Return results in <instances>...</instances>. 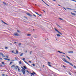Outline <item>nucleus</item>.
<instances>
[{
  "mask_svg": "<svg viewBox=\"0 0 76 76\" xmlns=\"http://www.w3.org/2000/svg\"><path fill=\"white\" fill-rule=\"evenodd\" d=\"M0 54L1 56H2V57H5V56L2 53H0Z\"/></svg>",
  "mask_w": 76,
  "mask_h": 76,
  "instance_id": "6",
  "label": "nucleus"
},
{
  "mask_svg": "<svg viewBox=\"0 0 76 76\" xmlns=\"http://www.w3.org/2000/svg\"><path fill=\"white\" fill-rule=\"evenodd\" d=\"M3 4H4L5 5H6V3L5 2H3Z\"/></svg>",
  "mask_w": 76,
  "mask_h": 76,
  "instance_id": "25",
  "label": "nucleus"
},
{
  "mask_svg": "<svg viewBox=\"0 0 76 76\" xmlns=\"http://www.w3.org/2000/svg\"><path fill=\"white\" fill-rule=\"evenodd\" d=\"M42 1H43V3H45V4H46L47 5V6H49V5H48V4H47V3H46L45 2H44V1H43V0H41Z\"/></svg>",
  "mask_w": 76,
  "mask_h": 76,
  "instance_id": "8",
  "label": "nucleus"
},
{
  "mask_svg": "<svg viewBox=\"0 0 76 76\" xmlns=\"http://www.w3.org/2000/svg\"><path fill=\"white\" fill-rule=\"evenodd\" d=\"M32 53V51H31V52H30V54H31Z\"/></svg>",
  "mask_w": 76,
  "mask_h": 76,
  "instance_id": "35",
  "label": "nucleus"
},
{
  "mask_svg": "<svg viewBox=\"0 0 76 76\" xmlns=\"http://www.w3.org/2000/svg\"><path fill=\"white\" fill-rule=\"evenodd\" d=\"M53 1H56V0H53Z\"/></svg>",
  "mask_w": 76,
  "mask_h": 76,
  "instance_id": "57",
  "label": "nucleus"
},
{
  "mask_svg": "<svg viewBox=\"0 0 76 76\" xmlns=\"http://www.w3.org/2000/svg\"><path fill=\"white\" fill-rule=\"evenodd\" d=\"M16 42H14V43H15V44H16Z\"/></svg>",
  "mask_w": 76,
  "mask_h": 76,
  "instance_id": "55",
  "label": "nucleus"
},
{
  "mask_svg": "<svg viewBox=\"0 0 76 76\" xmlns=\"http://www.w3.org/2000/svg\"><path fill=\"white\" fill-rule=\"evenodd\" d=\"M2 63L3 64H4V62H2Z\"/></svg>",
  "mask_w": 76,
  "mask_h": 76,
  "instance_id": "33",
  "label": "nucleus"
},
{
  "mask_svg": "<svg viewBox=\"0 0 76 76\" xmlns=\"http://www.w3.org/2000/svg\"><path fill=\"white\" fill-rule=\"evenodd\" d=\"M23 53H22L20 55V56H23Z\"/></svg>",
  "mask_w": 76,
  "mask_h": 76,
  "instance_id": "20",
  "label": "nucleus"
},
{
  "mask_svg": "<svg viewBox=\"0 0 76 76\" xmlns=\"http://www.w3.org/2000/svg\"><path fill=\"white\" fill-rule=\"evenodd\" d=\"M29 63H31V61H29Z\"/></svg>",
  "mask_w": 76,
  "mask_h": 76,
  "instance_id": "56",
  "label": "nucleus"
},
{
  "mask_svg": "<svg viewBox=\"0 0 76 76\" xmlns=\"http://www.w3.org/2000/svg\"><path fill=\"white\" fill-rule=\"evenodd\" d=\"M60 19V20H63V19H62V18H59Z\"/></svg>",
  "mask_w": 76,
  "mask_h": 76,
  "instance_id": "30",
  "label": "nucleus"
},
{
  "mask_svg": "<svg viewBox=\"0 0 76 76\" xmlns=\"http://www.w3.org/2000/svg\"><path fill=\"white\" fill-rule=\"evenodd\" d=\"M0 58L1 60H3V58Z\"/></svg>",
  "mask_w": 76,
  "mask_h": 76,
  "instance_id": "48",
  "label": "nucleus"
},
{
  "mask_svg": "<svg viewBox=\"0 0 76 76\" xmlns=\"http://www.w3.org/2000/svg\"><path fill=\"white\" fill-rule=\"evenodd\" d=\"M18 72H20V69H19V68H18Z\"/></svg>",
  "mask_w": 76,
  "mask_h": 76,
  "instance_id": "26",
  "label": "nucleus"
},
{
  "mask_svg": "<svg viewBox=\"0 0 76 76\" xmlns=\"http://www.w3.org/2000/svg\"><path fill=\"white\" fill-rule=\"evenodd\" d=\"M63 66L65 68L66 66H64V65H63Z\"/></svg>",
  "mask_w": 76,
  "mask_h": 76,
  "instance_id": "47",
  "label": "nucleus"
},
{
  "mask_svg": "<svg viewBox=\"0 0 76 76\" xmlns=\"http://www.w3.org/2000/svg\"><path fill=\"white\" fill-rule=\"evenodd\" d=\"M16 54H18V53H19V52H18V51L17 50H16Z\"/></svg>",
  "mask_w": 76,
  "mask_h": 76,
  "instance_id": "18",
  "label": "nucleus"
},
{
  "mask_svg": "<svg viewBox=\"0 0 76 76\" xmlns=\"http://www.w3.org/2000/svg\"><path fill=\"white\" fill-rule=\"evenodd\" d=\"M6 57L7 58H9V57H8V56H6Z\"/></svg>",
  "mask_w": 76,
  "mask_h": 76,
  "instance_id": "31",
  "label": "nucleus"
},
{
  "mask_svg": "<svg viewBox=\"0 0 76 76\" xmlns=\"http://www.w3.org/2000/svg\"><path fill=\"white\" fill-rule=\"evenodd\" d=\"M58 6H60L61 7V6L59 4L58 5Z\"/></svg>",
  "mask_w": 76,
  "mask_h": 76,
  "instance_id": "53",
  "label": "nucleus"
},
{
  "mask_svg": "<svg viewBox=\"0 0 76 76\" xmlns=\"http://www.w3.org/2000/svg\"><path fill=\"white\" fill-rule=\"evenodd\" d=\"M14 34L15 36H19V34L18 33H15Z\"/></svg>",
  "mask_w": 76,
  "mask_h": 76,
  "instance_id": "7",
  "label": "nucleus"
},
{
  "mask_svg": "<svg viewBox=\"0 0 76 76\" xmlns=\"http://www.w3.org/2000/svg\"><path fill=\"white\" fill-rule=\"evenodd\" d=\"M32 65L33 66H35V64H32Z\"/></svg>",
  "mask_w": 76,
  "mask_h": 76,
  "instance_id": "34",
  "label": "nucleus"
},
{
  "mask_svg": "<svg viewBox=\"0 0 76 76\" xmlns=\"http://www.w3.org/2000/svg\"><path fill=\"white\" fill-rule=\"evenodd\" d=\"M25 58H23V60H24H24H25Z\"/></svg>",
  "mask_w": 76,
  "mask_h": 76,
  "instance_id": "52",
  "label": "nucleus"
},
{
  "mask_svg": "<svg viewBox=\"0 0 76 76\" xmlns=\"http://www.w3.org/2000/svg\"><path fill=\"white\" fill-rule=\"evenodd\" d=\"M68 53H73V51H69L68 52Z\"/></svg>",
  "mask_w": 76,
  "mask_h": 76,
  "instance_id": "9",
  "label": "nucleus"
},
{
  "mask_svg": "<svg viewBox=\"0 0 76 76\" xmlns=\"http://www.w3.org/2000/svg\"><path fill=\"white\" fill-rule=\"evenodd\" d=\"M7 61H10V59H7Z\"/></svg>",
  "mask_w": 76,
  "mask_h": 76,
  "instance_id": "39",
  "label": "nucleus"
},
{
  "mask_svg": "<svg viewBox=\"0 0 76 76\" xmlns=\"http://www.w3.org/2000/svg\"><path fill=\"white\" fill-rule=\"evenodd\" d=\"M66 57L68 58V59H69V60H70V58H69V57H68L67 56H66Z\"/></svg>",
  "mask_w": 76,
  "mask_h": 76,
  "instance_id": "16",
  "label": "nucleus"
},
{
  "mask_svg": "<svg viewBox=\"0 0 76 76\" xmlns=\"http://www.w3.org/2000/svg\"><path fill=\"white\" fill-rule=\"evenodd\" d=\"M26 72H28V73H29V71H28V70L26 71Z\"/></svg>",
  "mask_w": 76,
  "mask_h": 76,
  "instance_id": "54",
  "label": "nucleus"
},
{
  "mask_svg": "<svg viewBox=\"0 0 76 76\" xmlns=\"http://www.w3.org/2000/svg\"><path fill=\"white\" fill-rule=\"evenodd\" d=\"M74 67H75V69H76V66H74Z\"/></svg>",
  "mask_w": 76,
  "mask_h": 76,
  "instance_id": "37",
  "label": "nucleus"
},
{
  "mask_svg": "<svg viewBox=\"0 0 76 76\" xmlns=\"http://www.w3.org/2000/svg\"><path fill=\"white\" fill-rule=\"evenodd\" d=\"M24 62L26 63V62L25 60H24Z\"/></svg>",
  "mask_w": 76,
  "mask_h": 76,
  "instance_id": "50",
  "label": "nucleus"
},
{
  "mask_svg": "<svg viewBox=\"0 0 76 76\" xmlns=\"http://www.w3.org/2000/svg\"><path fill=\"white\" fill-rule=\"evenodd\" d=\"M71 14H72V15H73L74 16H76V15L74 13H73L72 12H71Z\"/></svg>",
  "mask_w": 76,
  "mask_h": 76,
  "instance_id": "11",
  "label": "nucleus"
},
{
  "mask_svg": "<svg viewBox=\"0 0 76 76\" xmlns=\"http://www.w3.org/2000/svg\"><path fill=\"white\" fill-rule=\"evenodd\" d=\"M2 76H5V75L4 74H2Z\"/></svg>",
  "mask_w": 76,
  "mask_h": 76,
  "instance_id": "38",
  "label": "nucleus"
},
{
  "mask_svg": "<svg viewBox=\"0 0 76 76\" xmlns=\"http://www.w3.org/2000/svg\"><path fill=\"white\" fill-rule=\"evenodd\" d=\"M17 31L18 32H19V33L20 32V31H19V30H17Z\"/></svg>",
  "mask_w": 76,
  "mask_h": 76,
  "instance_id": "29",
  "label": "nucleus"
},
{
  "mask_svg": "<svg viewBox=\"0 0 76 76\" xmlns=\"http://www.w3.org/2000/svg\"><path fill=\"white\" fill-rule=\"evenodd\" d=\"M57 26H58V27H59V28H61L60 26L58 25H57Z\"/></svg>",
  "mask_w": 76,
  "mask_h": 76,
  "instance_id": "24",
  "label": "nucleus"
},
{
  "mask_svg": "<svg viewBox=\"0 0 76 76\" xmlns=\"http://www.w3.org/2000/svg\"><path fill=\"white\" fill-rule=\"evenodd\" d=\"M12 62H10V64H12Z\"/></svg>",
  "mask_w": 76,
  "mask_h": 76,
  "instance_id": "40",
  "label": "nucleus"
},
{
  "mask_svg": "<svg viewBox=\"0 0 76 76\" xmlns=\"http://www.w3.org/2000/svg\"><path fill=\"white\" fill-rule=\"evenodd\" d=\"M25 18H27L26 17H25Z\"/></svg>",
  "mask_w": 76,
  "mask_h": 76,
  "instance_id": "64",
  "label": "nucleus"
},
{
  "mask_svg": "<svg viewBox=\"0 0 76 76\" xmlns=\"http://www.w3.org/2000/svg\"><path fill=\"white\" fill-rule=\"evenodd\" d=\"M62 56H63L64 57H65V56H64V55Z\"/></svg>",
  "mask_w": 76,
  "mask_h": 76,
  "instance_id": "60",
  "label": "nucleus"
},
{
  "mask_svg": "<svg viewBox=\"0 0 76 76\" xmlns=\"http://www.w3.org/2000/svg\"><path fill=\"white\" fill-rule=\"evenodd\" d=\"M58 52L60 53H62V52H61L60 51H58Z\"/></svg>",
  "mask_w": 76,
  "mask_h": 76,
  "instance_id": "21",
  "label": "nucleus"
},
{
  "mask_svg": "<svg viewBox=\"0 0 76 76\" xmlns=\"http://www.w3.org/2000/svg\"><path fill=\"white\" fill-rule=\"evenodd\" d=\"M48 64H50V62H48Z\"/></svg>",
  "mask_w": 76,
  "mask_h": 76,
  "instance_id": "46",
  "label": "nucleus"
},
{
  "mask_svg": "<svg viewBox=\"0 0 76 76\" xmlns=\"http://www.w3.org/2000/svg\"><path fill=\"white\" fill-rule=\"evenodd\" d=\"M67 9H69V10H73V9H72L71 8H67Z\"/></svg>",
  "mask_w": 76,
  "mask_h": 76,
  "instance_id": "13",
  "label": "nucleus"
},
{
  "mask_svg": "<svg viewBox=\"0 0 76 76\" xmlns=\"http://www.w3.org/2000/svg\"><path fill=\"white\" fill-rule=\"evenodd\" d=\"M72 1H75V2H76V1H75L74 0H72Z\"/></svg>",
  "mask_w": 76,
  "mask_h": 76,
  "instance_id": "44",
  "label": "nucleus"
},
{
  "mask_svg": "<svg viewBox=\"0 0 76 76\" xmlns=\"http://www.w3.org/2000/svg\"><path fill=\"white\" fill-rule=\"evenodd\" d=\"M12 61H15V60H12Z\"/></svg>",
  "mask_w": 76,
  "mask_h": 76,
  "instance_id": "61",
  "label": "nucleus"
},
{
  "mask_svg": "<svg viewBox=\"0 0 76 76\" xmlns=\"http://www.w3.org/2000/svg\"><path fill=\"white\" fill-rule=\"evenodd\" d=\"M43 12H45V11L44 10H43Z\"/></svg>",
  "mask_w": 76,
  "mask_h": 76,
  "instance_id": "58",
  "label": "nucleus"
},
{
  "mask_svg": "<svg viewBox=\"0 0 76 76\" xmlns=\"http://www.w3.org/2000/svg\"><path fill=\"white\" fill-rule=\"evenodd\" d=\"M23 67L25 69H26V66H24Z\"/></svg>",
  "mask_w": 76,
  "mask_h": 76,
  "instance_id": "19",
  "label": "nucleus"
},
{
  "mask_svg": "<svg viewBox=\"0 0 76 76\" xmlns=\"http://www.w3.org/2000/svg\"><path fill=\"white\" fill-rule=\"evenodd\" d=\"M12 53H14V54H16V53H15V51H14V50H12Z\"/></svg>",
  "mask_w": 76,
  "mask_h": 76,
  "instance_id": "12",
  "label": "nucleus"
},
{
  "mask_svg": "<svg viewBox=\"0 0 76 76\" xmlns=\"http://www.w3.org/2000/svg\"><path fill=\"white\" fill-rule=\"evenodd\" d=\"M57 37H60L61 36L60 35V34H57Z\"/></svg>",
  "mask_w": 76,
  "mask_h": 76,
  "instance_id": "14",
  "label": "nucleus"
},
{
  "mask_svg": "<svg viewBox=\"0 0 76 76\" xmlns=\"http://www.w3.org/2000/svg\"><path fill=\"white\" fill-rule=\"evenodd\" d=\"M55 30V31H57V32L58 33V34H61V35H62V34H61V33L60 32V31H58V30H57V29H56V28H54Z\"/></svg>",
  "mask_w": 76,
  "mask_h": 76,
  "instance_id": "3",
  "label": "nucleus"
},
{
  "mask_svg": "<svg viewBox=\"0 0 76 76\" xmlns=\"http://www.w3.org/2000/svg\"><path fill=\"white\" fill-rule=\"evenodd\" d=\"M4 24H5L6 25H7V24L5 22H4Z\"/></svg>",
  "mask_w": 76,
  "mask_h": 76,
  "instance_id": "36",
  "label": "nucleus"
},
{
  "mask_svg": "<svg viewBox=\"0 0 76 76\" xmlns=\"http://www.w3.org/2000/svg\"><path fill=\"white\" fill-rule=\"evenodd\" d=\"M21 68H22V69H23V67H21Z\"/></svg>",
  "mask_w": 76,
  "mask_h": 76,
  "instance_id": "63",
  "label": "nucleus"
},
{
  "mask_svg": "<svg viewBox=\"0 0 76 76\" xmlns=\"http://www.w3.org/2000/svg\"><path fill=\"white\" fill-rule=\"evenodd\" d=\"M19 64H22V62H21V61H20L19 62Z\"/></svg>",
  "mask_w": 76,
  "mask_h": 76,
  "instance_id": "17",
  "label": "nucleus"
},
{
  "mask_svg": "<svg viewBox=\"0 0 76 76\" xmlns=\"http://www.w3.org/2000/svg\"><path fill=\"white\" fill-rule=\"evenodd\" d=\"M48 66H49L50 67H51V66H52L51 65H50L49 64H48Z\"/></svg>",
  "mask_w": 76,
  "mask_h": 76,
  "instance_id": "27",
  "label": "nucleus"
},
{
  "mask_svg": "<svg viewBox=\"0 0 76 76\" xmlns=\"http://www.w3.org/2000/svg\"><path fill=\"white\" fill-rule=\"evenodd\" d=\"M7 58H4V60H7Z\"/></svg>",
  "mask_w": 76,
  "mask_h": 76,
  "instance_id": "32",
  "label": "nucleus"
},
{
  "mask_svg": "<svg viewBox=\"0 0 76 76\" xmlns=\"http://www.w3.org/2000/svg\"><path fill=\"white\" fill-rule=\"evenodd\" d=\"M5 49H7V47H5Z\"/></svg>",
  "mask_w": 76,
  "mask_h": 76,
  "instance_id": "41",
  "label": "nucleus"
},
{
  "mask_svg": "<svg viewBox=\"0 0 76 76\" xmlns=\"http://www.w3.org/2000/svg\"><path fill=\"white\" fill-rule=\"evenodd\" d=\"M63 8H64V9L65 10H66V8H65L64 7H63Z\"/></svg>",
  "mask_w": 76,
  "mask_h": 76,
  "instance_id": "42",
  "label": "nucleus"
},
{
  "mask_svg": "<svg viewBox=\"0 0 76 76\" xmlns=\"http://www.w3.org/2000/svg\"><path fill=\"white\" fill-rule=\"evenodd\" d=\"M20 45H21V43H19L18 44V45L19 47H20Z\"/></svg>",
  "mask_w": 76,
  "mask_h": 76,
  "instance_id": "23",
  "label": "nucleus"
},
{
  "mask_svg": "<svg viewBox=\"0 0 76 76\" xmlns=\"http://www.w3.org/2000/svg\"><path fill=\"white\" fill-rule=\"evenodd\" d=\"M33 16H34L36 17V15H35L34 14H33Z\"/></svg>",
  "mask_w": 76,
  "mask_h": 76,
  "instance_id": "43",
  "label": "nucleus"
},
{
  "mask_svg": "<svg viewBox=\"0 0 76 76\" xmlns=\"http://www.w3.org/2000/svg\"><path fill=\"white\" fill-rule=\"evenodd\" d=\"M31 76H32V75L34 76V75H36V74L35 72H33V73H31Z\"/></svg>",
  "mask_w": 76,
  "mask_h": 76,
  "instance_id": "5",
  "label": "nucleus"
},
{
  "mask_svg": "<svg viewBox=\"0 0 76 76\" xmlns=\"http://www.w3.org/2000/svg\"><path fill=\"white\" fill-rule=\"evenodd\" d=\"M26 14H27V15H28V16H30V17H32V15L30 14L29 13H26Z\"/></svg>",
  "mask_w": 76,
  "mask_h": 76,
  "instance_id": "4",
  "label": "nucleus"
},
{
  "mask_svg": "<svg viewBox=\"0 0 76 76\" xmlns=\"http://www.w3.org/2000/svg\"><path fill=\"white\" fill-rule=\"evenodd\" d=\"M26 64H28V65H29V64H28V62H26Z\"/></svg>",
  "mask_w": 76,
  "mask_h": 76,
  "instance_id": "49",
  "label": "nucleus"
},
{
  "mask_svg": "<svg viewBox=\"0 0 76 76\" xmlns=\"http://www.w3.org/2000/svg\"><path fill=\"white\" fill-rule=\"evenodd\" d=\"M62 60L64 62L66 63H69V65H70V66H73V65L72 64L69 62L67 61V60H65V58H63L62 59Z\"/></svg>",
  "mask_w": 76,
  "mask_h": 76,
  "instance_id": "1",
  "label": "nucleus"
},
{
  "mask_svg": "<svg viewBox=\"0 0 76 76\" xmlns=\"http://www.w3.org/2000/svg\"><path fill=\"white\" fill-rule=\"evenodd\" d=\"M2 22H3V23H4V22H4L3 21H2Z\"/></svg>",
  "mask_w": 76,
  "mask_h": 76,
  "instance_id": "62",
  "label": "nucleus"
},
{
  "mask_svg": "<svg viewBox=\"0 0 76 76\" xmlns=\"http://www.w3.org/2000/svg\"><path fill=\"white\" fill-rule=\"evenodd\" d=\"M27 36H31V34H27Z\"/></svg>",
  "mask_w": 76,
  "mask_h": 76,
  "instance_id": "22",
  "label": "nucleus"
},
{
  "mask_svg": "<svg viewBox=\"0 0 76 76\" xmlns=\"http://www.w3.org/2000/svg\"><path fill=\"white\" fill-rule=\"evenodd\" d=\"M35 13L36 14H37V15H38V13H37V12H35Z\"/></svg>",
  "mask_w": 76,
  "mask_h": 76,
  "instance_id": "45",
  "label": "nucleus"
},
{
  "mask_svg": "<svg viewBox=\"0 0 76 76\" xmlns=\"http://www.w3.org/2000/svg\"><path fill=\"white\" fill-rule=\"evenodd\" d=\"M23 69H21V72H22L23 75H25V71L26 70L23 68Z\"/></svg>",
  "mask_w": 76,
  "mask_h": 76,
  "instance_id": "2",
  "label": "nucleus"
},
{
  "mask_svg": "<svg viewBox=\"0 0 76 76\" xmlns=\"http://www.w3.org/2000/svg\"><path fill=\"white\" fill-rule=\"evenodd\" d=\"M39 16H41L42 15L41 14L39 15L38 14V15Z\"/></svg>",
  "mask_w": 76,
  "mask_h": 76,
  "instance_id": "28",
  "label": "nucleus"
},
{
  "mask_svg": "<svg viewBox=\"0 0 76 76\" xmlns=\"http://www.w3.org/2000/svg\"><path fill=\"white\" fill-rule=\"evenodd\" d=\"M19 67L18 66H16L15 67V70H16V69H18L19 68Z\"/></svg>",
  "mask_w": 76,
  "mask_h": 76,
  "instance_id": "10",
  "label": "nucleus"
},
{
  "mask_svg": "<svg viewBox=\"0 0 76 76\" xmlns=\"http://www.w3.org/2000/svg\"><path fill=\"white\" fill-rule=\"evenodd\" d=\"M43 67H45V66L44 65H43Z\"/></svg>",
  "mask_w": 76,
  "mask_h": 76,
  "instance_id": "59",
  "label": "nucleus"
},
{
  "mask_svg": "<svg viewBox=\"0 0 76 76\" xmlns=\"http://www.w3.org/2000/svg\"><path fill=\"white\" fill-rule=\"evenodd\" d=\"M61 53H62V54H65V53H63V52H62Z\"/></svg>",
  "mask_w": 76,
  "mask_h": 76,
  "instance_id": "51",
  "label": "nucleus"
},
{
  "mask_svg": "<svg viewBox=\"0 0 76 76\" xmlns=\"http://www.w3.org/2000/svg\"><path fill=\"white\" fill-rule=\"evenodd\" d=\"M15 65H13L11 66V67H12V68H13V67H15Z\"/></svg>",
  "mask_w": 76,
  "mask_h": 76,
  "instance_id": "15",
  "label": "nucleus"
}]
</instances>
